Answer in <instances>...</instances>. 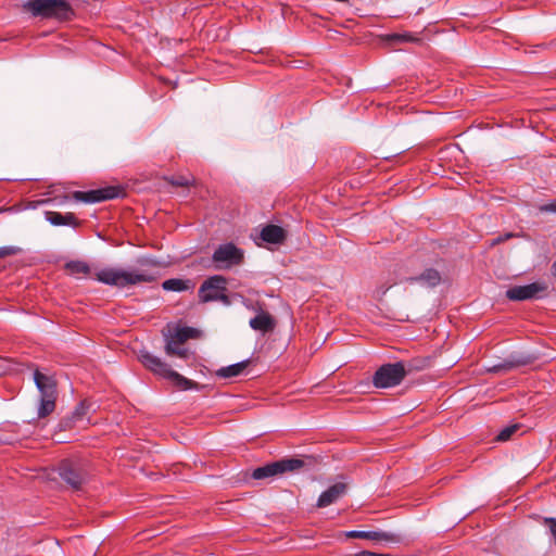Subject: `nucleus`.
I'll return each instance as SVG.
<instances>
[{"instance_id": "f8f14e48", "label": "nucleus", "mask_w": 556, "mask_h": 556, "mask_svg": "<svg viewBox=\"0 0 556 556\" xmlns=\"http://www.w3.org/2000/svg\"><path fill=\"white\" fill-rule=\"evenodd\" d=\"M534 359L535 357L533 355L515 352L508 355L503 362L488 367V371L495 374L507 372L520 366L531 364Z\"/></svg>"}, {"instance_id": "0eeeda50", "label": "nucleus", "mask_w": 556, "mask_h": 556, "mask_svg": "<svg viewBox=\"0 0 556 556\" xmlns=\"http://www.w3.org/2000/svg\"><path fill=\"white\" fill-rule=\"evenodd\" d=\"M244 252L232 242L224 243L217 247L212 255V261L217 269H229L243 262Z\"/></svg>"}, {"instance_id": "2eb2a0df", "label": "nucleus", "mask_w": 556, "mask_h": 556, "mask_svg": "<svg viewBox=\"0 0 556 556\" xmlns=\"http://www.w3.org/2000/svg\"><path fill=\"white\" fill-rule=\"evenodd\" d=\"M249 325L253 330L266 333L275 329L276 321L269 313L261 311L255 317L250 319Z\"/></svg>"}, {"instance_id": "c85d7f7f", "label": "nucleus", "mask_w": 556, "mask_h": 556, "mask_svg": "<svg viewBox=\"0 0 556 556\" xmlns=\"http://www.w3.org/2000/svg\"><path fill=\"white\" fill-rule=\"evenodd\" d=\"M541 212H551L556 213V201L541 205L540 206Z\"/></svg>"}, {"instance_id": "7ed1b4c3", "label": "nucleus", "mask_w": 556, "mask_h": 556, "mask_svg": "<svg viewBox=\"0 0 556 556\" xmlns=\"http://www.w3.org/2000/svg\"><path fill=\"white\" fill-rule=\"evenodd\" d=\"M34 16L65 21L73 15L66 0H28L24 5Z\"/></svg>"}, {"instance_id": "aec40b11", "label": "nucleus", "mask_w": 556, "mask_h": 556, "mask_svg": "<svg viewBox=\"0 0 556 556\" xmlns=\"http://www.w3.org/2000/svg\"><path fill=\"white\" fill-rule=\"evenodd\" d=\"M166 291L181 292L191 288V281L188 279L172 278L162 283Z\"/></svg>"}, {"instance_id": "c756f323", "label": "nucleus", "mask_w": 556, "mask_h": 556, "mask_svg": "<svg viewBox=\"0 0 556 556\" xmlns=\"http://www.w3.org/2000/svg\"><path fill=\"white\" fill-rule=\"evenodd\" d=\"M552 274L556 277V261L552 264Z\"/></svg>"}, {"instance_id": "412c9836", "label": "nucleus", "mask_w": 556, "mask_h": 556, "mask_svg": "<svg viewBox=\"0 0 556 556\" xmlns=\"http://www.w3.org/2000/svg\"><path fill=\"white\" fill-rule=\"evenodd\" d=\"M181 344L178 343L176 340L167 338L166 339V345H165V352L167 355H176L181 358L187 357L188 351L180 346Z\"/></svg>"}, {"instance_id": "4468645a", "label": "nucleus", "mask_w": 556, "mask_h": 556, "mask_svg": "<svg viewBox=\"0 0 556 556\" xmlns=\"http://www.w3.org/2000/svg\"><path fill=\"white\" fill-rule=\"evenodd\" d=\"M350 539L369 540L374 542H395V536L384 531L350 530Z\"/></svg>"}, {"instance_id": "f3484780", "label": "nucleus", "mask_w": 556, "mask_h": 556, "mask_svg": "<svg viewBox=\"0 0 556 556\" xmlns=\"http://www.w3.org/2000/svg\"><path fill=\"white\" fill-rule=\"evenodd\" d=\"M46 219L53 226L77 227L78 220L73 213L46 212Z\"/></svg>"}, {"instance_id": "cd10ccee", "label": "nucleus", "mask_w": 556, "mask_h": 556, "mask_svg": "<svg viewBox=\"0 0 556 556\" xmlns=\"http://www.w3.org/2000/svg\"><path fill=\"white\" fill-rule=\"evenodd\" d=\"M170 184L174 186L185 187V186H189L191 184V179L188 177H185V176H180L177 178H173L170 180Z\"/></svg>"}, {"instance_id": "393cba45", "label": "nucleus", "mask_w": 556, "mask_h": 556, "mask_svg": "<svg viewBox=\"0 0 556 556\" xmlns=\"http://www.w3.org/2000/svg\"><path fill=\"white\" fill-rule=\"evenodd\" d=\"M89 409H90V404L87 401L80 402L72 414L73 421L74 422L84 421Z\"/></svg>"}, {"instance_id": "6e6552de", "label": "nucleus", "mask_w": 556, "mask_h": 556, "mask_svg": "<svg viewBox=\"0 0 556 556\" xmlns=\"http://www.w3.org/2000/svg\"><path fill=\"white\" fill-rule=\"evenodd\" d=\"M226 279L223 276L215 275L203 281L199 289V298L202 302L220 301L229 304L226 292Z\"/></svg>"}, {"instance_id": "4be33fe9", "label": "nucleus", "mask_w": 556, "mask_h": 556, "mask_svg": "<svg viewBox=\"0 0 556 556\" xmlns=\"http://www.w3.org/2000/svg\"><path fill=\"white\" fill-rule=\"evenodd\" d=\"M387 39L394 45L397 43H407V42H418L419 37L410 34V33H394L388 35Z\"/></svg>"}, {"instance_id": "5701e85b", "label": "nucleus", "mask_w": 556, "mask_h": 556, "mask_svg": "<svg viewBox=\"0 0 556 556\" xmlns=\"http://www.w3.org/2000/svg\"><path fill=\"white\" fill-rule=\"evenodd\" d=\"M66 270L72 275H88L90 273L89 265L84 261H71L65 265Z\"/></svg>"}, {"instance_id": "a211bd4d", "label": "nucleus", "mask_w": 556, "mask_h": 556, "mask_svg": "<svg viewBox=\"0 0 556 556\" xmlns=\"http://www.w3.org/2000/svg\"><path fill=\"white\" fill-rule=\"evenodd\" d=\"M260 237L267 243L279 244L283 242L286 232L280 226L267 225L261 230Z\"/></svg>"}, {"instance_id": "20e7f679", "label": "nucleus", "mask_w": 556, "mask_h": 556, "mask_svg": "<svg viewBox=\"0 0 556 556\" xmlns=\"http://www.w3.org/2000/svg\"><path fill=\"white\" fill-rule=\"evenodd\" d=\"M34 381L40 392V403L37 414L39 418H45L55 409L58 396L56 381L52 376L46 375L39 370H35Z\"/></svg>"}, {"instance_id": "f03ea898", "label": "nucleus", "mask_w": 556, "mask_h": 556, "mask_svg": "<svg viewBox=\"0 0 556 556\" xmlns=\"http://www.w3.org/2000/svg\"><path fill=\"white\" fill-rule=\"evenodd\" d=\"M140 362L147 367L149 370L153 371L155 375L163 377L164 379L169 380L175 387L180 390H190L198 389V384L181 376L177 371L173 370L170 366L161 361L157 356L142 351L139 355Z\"/></svg>"}, {"instance_id": "1a4fd4ad", "label": "nucleus", "mask_w": 556, "mask_h": 556, "mask_svg": "<svg viewBox=\"0 0 556 556\" xmlns=\"http://www.w3.org/2000/svg\"><path fill=\"white\" fill-rule=\"evenodd\" d=\"M548 285L545 281H535L526 286H514L506 291L510 301H527L542 299L547 294Z\"/></svg>"}, {"instance_id": "9b49d317", "label": "nucleus", "mask_w": 556, "mask_h": 556, "mask_svg": "<svg viewBox=\"0 0 556 556\" xmlns=\"http://www.w3.org/2000/svg\"><path fill=\"white\" fill-rule=\"evenodd\" d=\"M121 190L116 187H106L90 191H76L74 198L85 203H98L106 200L115 199L119 195Z\"/></svg>"}, {"instance_id": "9d476101", "label": "nucleus", "mask_w": 556, "mask_h": 556, "mask_svg": "<svg viewBox=\"0 0 556 556\" xmlns=\"http://www.w3.org/2000/svg\"><path fill=\"white\" fill-rule=\"evenodd\" d=\"M59 476L64 482H66L72 489L79 490L86 482V475L80 468L70 460H63L59 465Z\"/></svg>"}, {"instance_id": "bb28decb", "label": "nucleus", "mask_w": 556, "mask_h": 556, "mask_svg": "<svg viewBox=\"0 0 556 556\" xmlns=\"http://www.w3.org/2000/svg\"><path fill=\"white\" fill-rule=\"evenodd\" d=\"M18 252H20V248H16V247H1L0 248V258L7 257L10 255H15Z\"/></svg>"}, {"instance_id": "b1692460", "label": "nucleus", "mask_w": 556, "mask_h": 556, "mask_svg": "<svg viewBox=\"0 0 556 556\" xmlns=\"http://www.w3.org/2000/svg\"><path fill=\"white\" fill-rule=\"evenodd\" d=\"M195 332L197 330L191 327H180L176 328L174 333L169 338L182 344L188 339L193 338Z\"/></svg>"}, {"instance_id": "39448f33", "label": "nucleus", "mask_w": 556, "mask_h": 556, "mask_svg": "<svg viewBox=\"0 0 556 556\" xmlns=\"http://www.w3.org/2000/svg\"><path fill=\"white\" fill-rule=\"evenodd\" d=\"M304 467V460L300 458H282L280 460L257 467L252 472L255 480L270 479L286 472H294Z\"/></svg>"}, {"instance_id": "a878e982", "label": "nucleus", "mask_w": 556, "mask_h": 556, "mask_svg": "<svg viewBox=\"0 0 556 556\" xmlns=\"http://www.w3.org/2000/svg\"><path fill=\"white\" fill-rule=\"evenodd\" d=\"M519 428H520V425H518V424H514V425L505 427L497 434V437H496L497 441L504 442V441L510 440L513 438V435L519 430Z\"/></svg>"}, {"instance_id": "ddd939ff", "label": "nucleus", "mask_w": 556, "mask_h": 556, "mask_svg": "<svg viewBox=\"0 0 556 556\" xmlns=\"http://www.w3.org/2000/svg\"><path fill=\"white\" fill-rule=\"evenodd\" d=\"M404 280H407V281H410V282H419L420 285L422 286H426V287H435L437 285L440 283L441 281V276L439 274L438 270L435 269H432V268H429V269H426L420 276L418 277H409V278H401L399 280H393L392 282L388 283V285H382L381 287H379V289L377 290V292L380 294V295H384L386 292L393 286V285H396L397 282H402Z\"/></svg>"}, {"instance_id": "dca6fc26", "label": "nucleus", "mask_w": 556, "mask_h": 556, "mask_svg": "<svg viewBox=\"0 0 556 556\" xmlns=\"http://www.w3.org/2000/svg\"><path fill=\"white\" fill-rule=\"evenodd\" d=\"M345 493V484L337 483L331 485L325 492H323L317 501L318 507H327L334 503L339 497L344 495Z\"/></svg>"}, {"instance_id": "f257e3e1", "label": "nucleus", "mask_w": 556, "mask_h": 556, "mask_svg": "<svg viewBox=\"0 0 556 556\" xmlns=\"http://www.w3.org/2000/svg\"><path fill=\"white\" fill-rule=\"evenodd\" d=\"M96 279L104 285L124 288L140 282H151L155 276L143 270H126L116 267H105L96 273Z\"/></svg>"}, {"instance_id": "6ab92c4d", "label": "nucleus", "mask_w": 556, "mask_h": 556, "mask_svg": "<svg viewBox=\"0 0 556 556\" xmlns=\"http://www.w3.org/2000/svg\"><path fill=\"white\" fill-rule=\"evenodd\" d=\"M250 361L245 359L226 367H222L216 371V375L219 378H233L242 375L244 370L247 369Z\"/></svg>"}, {"instance_id": "423d86ee", "label": "nucleus", "mask_w": 556, "mask_h": 556, "mask_svg": "<svg viewBox=\"0 0 556 556\" xmlns=\"http://www.w3.org/2000/svg\"><path fill=\"white\" fill-rule=\"evenodd\" d=\"M408 369L403 362L382 365L374 376V384L377 388H392L402 382Z\"/></svg>"}]
</instances>
